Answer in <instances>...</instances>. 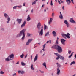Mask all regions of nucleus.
I'll return each mask as SVG.
<instances>
[{"label": "nucleus", "mask_w": 76, "mask_h": 76, "mask_svg": "<svg viewBox=\"0 0 76 76\" xmlns=\"http://www.w3.org/2000/svg\"><path fill=\"white\" fill-rule=\"evenodd\" d=\"M61 3H64V2L63 1H61Z\"/></svg>", "instance_id": "obj_53"}, {"label": "nucleus", "mask_w": 76, "mask_h": 76, "mask_svg": "<svg viewBox=\"0 0 76 76\" xmlns=\"http://www.w3.org/2000/svg\"><path fill=\"white\" fill-rule=\"evenodd\" d=\"M45 45H46V44H45L44 45H43V48H44L45 47Z\"/></svg>", "instance_id": "obj_37"}, {"label": "nucleus", "mask_w": 76, "mask_h": 76, "mask_svg": "<svg viewBox=\"0 0 76 76\" xmlns=\"http://www.w3.org/2000/svg\"><path fill=\"white\" fill-rule=\"evenodd\" d=\"M26 24V21H24L23 23V24L21 26V28H23L25 26V24Z\"/></svg>", "instance_id": "obj_17"}, {"label": "nucleus", "mask_w": 76, "mask_h": 76, "mask_svg": "<svg viewBox=\"0 0 76 76\" xmlns=\"http://www.w3.org/2000/svg\"><path fill=\"white\" fill-rule=\"evenodd\" d=\"M58 1L59 4H61V2H60V1L59 0H58Z\"/></svg>", "instance_id": "obj_41"}, {"label": "nucleus", "mask_w": 76, "mask_h": 76, "mask_svg": "<svg viewBox=\"0 0 76 76\" xmlns=\"http://www.w3.org/2000/svg\"><path fill=\"white\" fill-rule=\"evenodd\" d=\"M36 4V2L35 1H34V2H33L32 3V5H33V4Z\"/></svg>", "instance_id": "obj_33"}, {"label": "nucleus", "mask_w": 76, "mask_h": 76, "mask_svg": "<svg viewBox=\"0 0 76 76\" xmlns=\"http://www.w3.org/2000/svg\"><path fill=\"white\" fill-rule=\"evenodd\" d=\"M55 44L56 45H54L52 47V48H54L55 49H56V50H57V51L58 52V53H62V52L63 51L62 48H61V47L60 46L57 45L59 44L58 40H57Z\"/></svg>", "instance_id": "obj_1"}, {"label": "nucleus", "mask_w": 76, "mask_h": 76, "mask_svg": "<svg viewBox=\"0 0 76 76\" xmlns=\"http://www.w3.org/2000/svg\"><path fill=\"white\" fill-rule=\"evenodd\" d=\"M21 73L22 75H23V74H24V73H25V71H21Z\"/></svg>", "instance_id": "obj_29"}, {"label": "nucleus", "mask_w": 76, "mask_h": 76, "mask_svg": "<svg viewBox=\"0 0 76 76\" xmlns=\"http://www.w3.org/2000/svg\"><path fill=\"white\" fill-rule=\"evenodd\" d=\"M74 57L75 58H76V54L75 55Z\"/></svg>", "instance_id": "obj_57"}, {"label": "nucleus", "mask_w": 76, "mask_h": 76, "mask_svg": "<svg viewBox=\"0 0 76 76\" xmlns=\"http://www.w3.org/2000/svg\"><path fill=\"white\" fill-rule=\"evenodd\" d=\"M17 64H19V61H18V62L16 63Z\"/></svg>", "instance_id": "obj_50"}, {"label": "nucleus", "mask_w": 76, "mask_h": 76, "mask_svg": "<svg viewBox=\"0 0 76 76\" xmlns=\"http://www.w3.org/2000/svg\"><path fill=\"white\" fill-rule=\"evenodd\" d=\"M76 76V74H75L73 75L72 76Z\"/></svg>", "instance_id": "obj_60"}, {"label": "nucleus", "mask_w": 76, "mask_h": 76, "mask_svg": "<svg viewBox=\"0 0 76 76\" xmlns=\"http://www.w3.org/2000/svg\"><path fill=\"white\" fill-rule=\"evenodd\" d=\"M54 15V13H52V16L53 18Z\"/></svg>", "instance_id": "obj_39"}, {"label": "nucleus", "mask_w": 76, "mask_h": 76, "mask_svg": "<svg viewBox=\"0 0 76 76\" xmlns=\"http://www.w3.org/2000/svg\"><path fill=\"white\" fill-rule=\"evenodd\" d=\"M31 35H32V34H29V33H27V36L28 37H30Z\"/></svg>", "instance_id": "obj_28"}, {"label": "nucleus", "mask_w": 76, "mask_h": 76, "mask_svg": "<svg viewBox=\"0 0 76 76\" xmlns=\"http://www.w3.org/2000/svg\"><path fill=\"white\" fill-rule=\"evenodd\" d=\"M49 34H50V32L48 31V32H47L45 34V36L46 37H47V36H48V35H49Z\"/></svg>", "instance_id": "obj_24"}, {"label": "nucleus", "mask_w": 76, "mask_h": 76, "mask_svg": "<svg viewBox=\"0 0 76 76\" xmlns=\"http://www.w3.org/2000/svg\"><path fill=\"white\" fill-rule=\"evenodd\" d=\"M56 64L58 67L56 74L57 75H59L60 74V69H59V67H61V65H60L58 63H57Z\"/></svg>", "instance_id": "obj_7"}, {"label": "nucleus", "mask_w": 76, "mask_h": 76, "mask_svg": "<svg viewBox=\"0 0 76 76\" xmlns=\"http://www.w3.org/2000/svg\"><path fill=\"white\" fill-rule=\"evenodd\" d=\"M50 5L51 6H53V1L51 0L50 2Z\"/></svg>", "instance_id": "obj_34"}, {"label": "nucleus", "mask_w": 76, "mask_h": 76, "mask_svg": "<svg viewBox=\"0 0 76 76\" xmlns=\"http://www.w3.org/2000/svg\"><path fill=\"white\" fill-rule=\"evenodd\" d=\"M52 34L53 35V37H56L57 36V34L55 31H53L52 32Z\"/></svg>", "instance_id": "obj_19"}, {"label": "nucleus", "mask_w": 76, "mask_h": 76, "mask_svg": "<svg viewBox=\"0 0 76 76\" xmlns=\"http://www.w3.org/2000/svg\"><path fill=\"white\" fill-rule=\"evenodd\" d=\"M41 73H44V71H41Z\"/></svg>", "instance_id": "obj_51"}, {"label": "nucleus", "mask_w": 76, "mask_h": 76, "mask_svg": "<svg viewBox=\"0 0 76 76\" xmlns=\"http://www.w3.org/2000/svg\"><path fill=\"white\" fill-rule=\"evenodd\" d=\"M33 12H34V10H31V13H33Z\"/></svg>", "instance_id": "obj_49"}, {"label": "nucleus", "mask_w": 76, "mask_h": 76, "mask_svg": "<svg viewBox=\"0 0 76 76\" xmlns=\"http://www.w3.org/2000/svg\"><path fill=\"white\" fill-rule=\"evenodd\" d=\"M23 55L24 54H22L20 56V57H21V58H22L23 57Z\"/></svg>", "instance_id": "obj_31"}, {"label": "nucleus", "mask_w": 76, "mask_h": 76, "mask_svg": "<svg viewBox=\"0 0 76 76\" xmlns=\"http://www.w3.org/2000/svg\"><path fill=\"white\" fill-rule=\"evenodd\" d=\"M61 35L62 37H63V38H64L65 39H66V37L67 38H68V39H70V34L69 33H67L66 34L63 33L61 34Z\"/></svg>", "instance_id": "obj_5"}, {"label": "nucleus", "mask_w": 76, "mask_h": 76, "mask_svg": "<svg viewBox=\"0 0 76 76\" xmlns=\"http://www.w3.org/2000/svg\"><path fill=\"white\" fill-rule=\"evenodd\" d=\"M47 29V26L45 25V24H44V29L45 30Z\"/></svg>", "instance_id": "obj_30"}, {"label": "nucleus", "mask_w": 76, "mask_h": 76, "mask_svg": "<svg viewBox=\"0 0 76 76\" xmlns=\"http://www.w3.org/2000/svg\"><path fill=\"white\" fill-rule=\"evenodd\" d=\"M18 73H21V71H18Z\"/></svg>", "instance_id": "obj_40"}, {"label": "nucleus", "mask_w": 76, "mask_h": 76, "mask_svg": "<svg viewBox=\"0 0 76 76\" xmlns=\"http://www.w3.org/2000/svg\"><path fill=\"white\" fill-rule=\"evenodd\" d=\"M0 74H4V72H3L1 71V72H0Z\"/></svg>", "instance_id": "obj_36"}, {"label": "nucleus", "mask_w": 76, "mask_h": 76, "mask_svg": "<svg viewBox=\"0 0 76 76\" xmlns=\"http://www.w3.org/2000/svg\"><path fill=\"white\" fill-rule=\"evenodd\" d=\"M38 1V0H36L35 1V2H36V1Z\"/></svg>", "instance_id": "obj_63"}, {"label": "nucleus", "mask_w": 76, "mask_h": 76, "mask_svg": "<svg viewBox=\"0 0 76 76\" xmlns=\"http://www.w3.org/2000/svg\"><path fill=\"white\" fill-rule=\"evenodd\" d=\"M31 59H32V56L31 55Z\"/></svg>", "instance_id": "obj_55"}, {"label": "nucleus", "mask_w": 76, "mask_h": 76, "mask_svg": "<svg viewBox=\"0 0 76 76\" xmlns=\"http://www.w3.org/2000/svg\"><path fill=\"white\" fill-rule=\"evenodd\" d=\"M14 58V55L11 54L7 58H5V61H9L11 60H13Z\"/></svg>", "instance_id": "obj_3"}, {"label": "nucleus", "mask_w": 76, "mask_h": 76, "mask_svg": "<svg viewBox=\"0 0 76 76\" xmlns=\"http://www.w3.org/2000/svg\"><path fill=\"white\" fill-rule=\"evenodd\" d=\"M75 64V61H73L71 62V63L70 64V66H72V64Z\"/></svg>", "instance_id": "obj_25"}, {"label": "nucleus", "mask_w": 76, "mask_h": 76, "mask_svg": "<svg viewBox=\"0 0 76 76\" xmlns=\"http://www.w3.org/2000/svg\"><path fill=\"white\" fill-rule=\"evenodd\" d=\"M42 50H43V51H45L44 48H43Z\"/></svg>", "instance_id": "obj_56"}, {"label": "nucleus", "mask_w": 76, "mask_h": 76, "mask_svg": "<svg viewBox=\"0 0 76 76\" xmlns=\"http://www.w3.org/2000/svg\"><path fill=\"white\" fill-rule=\"evenodd\" d=\"M25 31H26V29H24L20 31L19 34H17L16 37H21V36L23 35V37L21 38V39L23 41L24 40V39H25Z\"/></svg>", "instance_id": "obj_2"}, {"label": "nucleus", "mask_w": 76, "mask_h": 76, "mask_svg": "<svg viewBox=\"0 0 76 76\" xmlns=\"http://www.w3.org/2000/svg\"><path fill=\"white\" fill-rule=\"evenodd\" d=\"M46 0H42V1H43V2L45 1Z\"/></svg>", "instance_id": "obj_54"}, {"label": "nucleus", "mask_w": 76, "mask_h": 76, "mask_svg": "<svg viewBox=\"0 0 76 76\" xmlns=\"http://www.w3.org/2000/svg\"><path fill=\"white\" fill-rule=\"evenodd\" d=\"M21 65H22V66H25V65H26V64L22 62H21Z\"/></svg>", "instance_id": "obj_26"}, {"label": "nucleus", "mask_w": 76, "mask_h": 76, "mask_svg": "<svg viewBox=\"0 0 76 76\" xmlns=\"http://www.w3.org/2000/svg\"><path fill=\"white\" fill-rule=\"evenodd\" d=\"M41 24L40 22H39L38 23L37 28L38 29L39 31L41 29Z\"/></svg>", "instance_id": "obj_10"}, {"label": "nucleus", "mask_w": 76, "mask_h": 76, "mask_svg": "<svg viewBox=\"0 0 76 76\" xmlns=\"http://www.w3.org/2000/svg\"><path fill=\"white\" fill-rule=\"evenodd\" d=\"M71 1L72 3L73 4H74V2H73V0H71Z\"/></svg>", "instance_id": "obj_43"}, {"label": "nucleus", "mask_w": 76, "mask_h": 76, "mask_svg": "<svg viewBox=\"0 0 76 76\" xmlns=\"http://www.w3.org/2000/svg\"><path fill=\"white\" fill-rule=\"evenodd\" d=\"M60 15H59V18L60 19H63V16L61 14V12H60Z\"/></svg>", "instance_id": "obj_18"}, {"label": "nucleus", "mask_w": 76, "mask_h": 76, "mask_svg": "<svg viewBox=\"0 0 76 76\" xmlns=\"http://www.w3.org/2000/svg\"><path fill=\"white\" fill-rule=\"evenodd\" d=\"M57 40H58V39H59V38L57 37Z\"/></svg>", "instance_id": "obj_58"}, {"label": "nucleus", "mask_w": 76, "mask_h": 76, "mask_svg": "<svg viewBox=\"0 0 76 76\" xmlns=\"http://www.w3.org/2000/svg\"><path fill=\"white\" fill-rule=\"evenodd\" d=\"M73 56V53H71V55L69 56L68 58H71V57Z\"/></svg>", "instance_id": "obj_27"}, {"label": "nucleus", "mask_w": 76, "mask_h": 76, "mask_svg": "<svg viewBox=\"0 0 76 76\" xmlns=\"http://www.w3.org/2000/svg\"><path fill=\"white\" fill-rule=\"evenodd\" d=\"M32 41V39H29L27 42L26 43V45H28L30 43H31V41Z\"/></svg>", "instance_id": "obj_12"}, {"label": "nucleus", "mask_w": 76, "mask_h": 76, "mask_svg": "<svg viewBox=\"0 0 76 76\" xmlns=\"http://www.w3.org/2000/svg\"><path fill=\"white\" fill-rule=\"evenodd\" d=\"M72 52V51L71 50H69L68 51V54H71V53Z\"/></svg>", "instance_id": "obj_35"}, {"label": "nucleus", "mask_w": 76, "mask_h": 76, "mask_svg": "<svg viewBox=\"0 0 76 76\" xmlns=\"http://www.w3.org/2000/svg\"><path fill=\"white\" fill-rule=\"evenodd\" d=\"M16 73H15L13 75V76H16Z\"/></svg>", "instance_id": "obj_48"}, {"label": "nucleus", "mask_w": 76, "mask_h": 76, "mask_svg": "<svg viewBox=\"0 0 76 76\" xmlns=\"http://www.w3.org/2000/svg\"><path fill=\"white\" fill-rule=\"evenodd\" d=\"M43 6H44V5L43 4L42 6V7Z\"/></svg>", "instance_id": "obj_59"}, {"label": "nucleus", "mask_w": 76, "mask_h": 76, "mask_svg": "<svg viewBox=\"0 0 76 76\" xmlns=\"http://www.w3.org/2000/svg\"><path fill=\"white\" fill-rule=\"evenodd\" d=\"M37 59H38V54H36L34 59V62H35V61H37Z\"/></svg>", "instance_id": "obj_16"}, {"label": "nucleus", "mask_w": 76, "mask_h": 76, "mask_svg": "<svg viewBox=\"0 0 76 76\" xmlns=\"http://www.w3.org/2000/svg\"><path fill=\"white\" fill-rule=\"evenodd\" d=\"M46 12V10L45 9V10H44V12Z\"/></svg>", "instance_id": "obj_62"}, {"label": "nucleus", "mask_w": 76, "mask_h": 76, "mask_svg": "<svg viewBox=\"0 0 76 76\" xmlns=\"http://www.w3.org/2000/svg\"><path fill=\"white\" fill-rule=\"evenodd\" d=\"M66 2L68 5H70V3H71V1L70 0H66Z\"/></svg>", "instance_id": "obj_21"}, {"label": "nucleus", "mask_w": 76, "mask_h": 76, "mask_svg": "<svg viewBox=\"0 0 76 76\" xmlns=\"http://www.w3.org/2000/svg\"><path fill=\"white\" fill-rule=\"evenodd\" d=\"M54 54L56 56H57V57L56 58V60H58L59 58L62 60H64V57L60 55L58 53H54Z\"/></svg>", "instance_id": "obj_4"}, {"label": "nucleus", "mask_w": 76, "mask_h": 76, "mask_svg": "<svg viewBox=\"0 0 76 76\" xmlns=\"http://www.w3.org/2000/svg\"><path fill=\"white\" fill-rule=\"evenodd\" d=\"M18 8H21L22 7V5H19V6H17Z\"/></svg>", "instance_id": "obj_38"}, {"label": "nucleus", "mask_w": 76, "mask_h": 76, "mask_svg": "<svg viewBox=\"0 0 76 76\" xmlns=\"http://www.w3.org/2000/svg\"><path fill=\"white\" fill-rule=\"evenodd\" d=\"M10 1H11V2H13V0H10Z\"/></svg>", "instance_id": "obj_64"}, {"label": "nucleus", "mask_w": 76, "mask_h": 76, "mask_svg": "<svg viewBox=\"0 0 76 76\" xmlns=\"http://www.w3.org/2000/svg\"><path fill=\"white\" fill-rule=\"evenodd\" d=\"M18 7V6H15L13 7V9H16V7Z\"/></svg>", "instance_id": "obj_32"}, {"label": "nucleus", "mask_w": 76, "mask_h": 76, "mask_svg": "<svg viewBox=\"0 0 76 76\" xmlns=\"http://www.w3.org/2000/svg\"><path fill=\"white\" fill-rule=\"evenodd\" d=\"M48 42H49V41H48L46 43H47V44H48Z\"/></svg>", "instance_id": "obj_52"}, {"label": "nucleus", "mask_w": 76, "mask_h": 76, "mask_svg": "<svg viewBox=\"0 0 76 76\" xmlns=\"http://www.w3.org/2000/svg\"><path fill=\"white\" fill-rule=\"evenodd\" d=\"M52 76H54V74H53V73H52Z\"/></svg>", "instance_id": "obj_61"}, {"label": "nucleus", "mask_w": 76, "mask_h": 76, "mask_svg": "<svg viewBox=\"0 0 76 76\" xmlns=\"http://www.w3.org/2000/svg\"><path fill=\"white\" fill-rule=\"evenodd\" d=\"M52 22H53V18H50V19L49 21L48 22V25H50L52 23Z\"/></svg>", "instance_id": "obj_15"}, {"label": "nucleus", "mask_w": 76, "mask_h": 76, "mask_svg": "<svg viewBox=\"0 0 76 76\" xmlns=\"http://www.w3.org/2000/svg\"><path fill=\"white\" fill-rule=\"evenodd\" d=\"M39 35L42 36L43 35V26L41 27V29L40 32H39Z\"/></svg>", "instance_id": "obj_8"}, {"label": "nucleus", "mask_w": 76, "mask_h": 76, "mask_svg": "<svg viewBox=\"0 0 76 76\" xmlns=\"http://www.w3.org/2000/svg\"><path fill=\"white\" fill-rule=\"evenodd\" d=\"M61 41L62 44L63 45H65V42H66V40L64 39H61Z\"/></svg>", "instance_id": "obj_13"}, {"label": "nucleus", "mask_w": 76, "mask_h": 76, "mask_svg": "<svg viewBox=\"0 0 76 76\" xmlns=\"http://www.w3.org/2000/svg\"><path fill=\"white\" fill-rule=\"evenodd\" d=\"M1 29V31H4V28H2Z\"/></svg>", "instance_id": "obj_44"}, {"label": "nucleus", "mask_w": 76, "mask_h": 76, "mask_svg": "<svg viewBox=\"0 0 76 76\" xmlns=\"http://www.w3.org/2000/svg\"><path fill=\"white\" fill-rule=\"evenodd\" d=\"M4 15L5 18H7V21L6 22V23H9L10 22V18L9 17V15L7 13H5Z\"/></svg>", "instance_id": "obj_6"}, {"label": "nucleus", "mask_w": 76, "mask_h": 76, "mask_svg": "<svg viewBox=\"0 0 76 76\" xmlns=\"http://www.w3.org/2000/svg\"><path fill=\"white\" fill-rule=\"evenodd\" d=\"M31 69L32 70H34V67H33V64H32L31 65Z\"/></svg>", "instance_id": "obj_23"}, {"label": "nucleus", "mask_w": 76, "mask_h": 76, "mask_svg": "<svg viewBox=\"0 0 76 76\" xmlns=\"http://www.w3.org/2000/svg\"><path fill=\"white\" fill-rule=\"evenodd\" d=\"M64 6H63L62 7V9L64 10Z\"/></svg>", "instance_id": "obj_47"}, {"label": "nucleus", "mask_w": 76, "mask_h": 76, "mask_svg": "<svg viewBox=\"0 0 76 76\" xmlns=\"http://www.w3.org/2000/svg\"><path fill=\"white\" fill-rule=\"evenodd\" d=\"M49 43H50V44H51V40H49Z\"/></svg>", "instance_id": "obj_42"}, {"label": "nucleus", "mask_w": 76, "mask_h": 76, "mask_svg": "<svg viewBox=\"0 0 76 76\" xmlns=\"http://www.w3.org/2000/svg\"><path fill=\"white\" fill-rule=\"evenodd\" d=\"M64 23L66 25L67 28H69V27H70V23H68L67 20H65L64 21Z\"/></svg>", "instance_id": "obj_9"}, {"label": "nucleus", "mask_w": 76, "mask_h": 76, "mask_svg": "<svg viewBox=\"0 0 76 76\" xmlns=\"http://www.w3.org/2000/svg\"><path fill=\"white\" fill-rule=\"evenodd\" d=\"M22 19L18 18L16 20V21H17L18 24H21V23H22Z\"/></svg>", "instance_id": "obj_11"}, {"label": "nucleus", "mask_w": 76, "mask_h": 76, "mask_svg": "<svg viewBox=\"0 0 76 76\" xmlns=\"http://www.w3.org/2000/svg\"><path fill=\"white\" fill-rule=\"evenodd\" d=\"M31 20V18H30V16L29 15H28L27 18V21H29Z\"/></svg>", "instance_id": "obj_20"}, {"label": "nucleus", "mask_w": 76, "mask_h": 76, "mask_svg": "<svg viewBox=\"0 0 76 76\" xmlns=\"http://www.w3.org/2000/svg\"><path fill=\"white\" fill-rule=\"evenodd\" d=\"M69 22H71V23H76V22L74 20H73V18H70Z\"/></svg>", "instance_id": "obj_14"}, {"label": "nucleus", "mask_w": 76, "mask_h": 76, "mask_svg": "<svg viewBox=\"0 0 76 76\" xmlns=\"http://www.w3.org/2000/svg\"><path fill=\"white\" fill-rule=\"evenodd\" d=\"M42 65H43V66H44L45 68L47 69V66H46V63L45 62Z\"/></svg>", "instance_id": "obj_22"}, {"label": "nucleus", "mask_w": 76, "mask_h": 76, "mask_svg": "<svg viewBox=\"0 0 76 76\" xmlns=\"http://www.w3.org/2000/svg\"><path fill=\"white\" fill-rule=\"evenodd\" d=\"M23 6H25V3H24L23 4Z\"/></svg>", "instance_id": "obj_45"}, {"label": "nucleus", "mask_w": 76, "mask_h": 76, "mask_svg": "<svg viewBox=\"0 0 76 76\" xmlns=\"http://www.w3.org/2000/svg\"><path fill=\"white\" fill-rule=\"evenodd\" d=\"M28 56V55H26L25 56V58H26Z\"/></svg>", "instance_id": "obj_46"}]
</instances>
